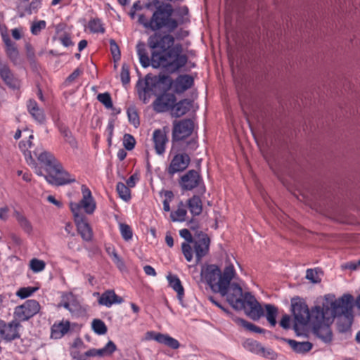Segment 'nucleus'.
<instances>
[{
  "instance_id": "f257e3e1",
  "label": "nucleus",
  "mask_w": 360,
  "mask_h": 360,
  "mask_svg": "<svg viewBox=\"0 0 360 360\" xmlns=\"http://www.w3.org/2000/svg\"><path fill=\"white\" fill-rule=\"evenodd\" d=\"M188 59L184 53L183 45L176 43L165 53L152 51L150 63L155 68H162L168 72L175 73L186 65Z\"/></svg>"
},
{
  "instance_id": "f03ea898",
  "label": "nucleus",
  "mask_w": 360,
  "mask_h": 360,
  "mask_svg": "<svg viewBox=\"0 0 360 360\" xmlns=\"http://www.w3.org/2000/svg\"><path fill=\"white\" fill-rule=\"evenodd\" d=\"M235 274L233 264L226 266L222 273L218 266L207 264L202 267L200 277L201 281L207 283L213 292L224 296L226 292V287L230 283Z\"/></svg>"
},
{
  "instance_id": "7ed1b4c3",
  "label": "nucleus",
  "mask_w": 360,
  "mask_h": 360,
  "mask_svg": "<svg viewBox=\"0 0 360 360\" xmlns=\"http://www.w3.org/2000/svg\"><path fill=\"white\" fill-rule=\"evenodd\" d=\"M145 7L148 9H151L153 7L155 8L151 17L150 23L153 31L166 28L168 31L173 32L177 28L179 23H183L186 20L184 16L179 20L173 18L174 9L172 6L164 1H150L145 4Z\"/></svg>"
},
{
  "instance_id": "20e7f679",
  "label": "nucleus",
  "mask_w": 360,
  "mask_h": 360,
  "mask_svg": "<svg viewBox=\"0 0 360 360\" xmlns=\"http://www.w3.org/2000/svg\"><path fill=\"white\" fill-rule=\"evenodd\" d=\"M325 301L332 319L340 316L353 314V297L350 295H344L334 301L326 298Z\"/></svg>"
},
{
  "instance_id": "39448f33",
  "label": "nucleus",
  "mask_w": 360,
  "mask_h": 360,
  "mask_svg": "<svg viewBox=\"0 0 360 360\" xmlns=\"http://www.w3.org/2000/svg\"><path fill=\"white\" fill-rule=\"evenodd\" d=\"M176 44L174 37L169 34L155 32L148 39V46L152 51H160V53L167 52Z\"/></svg>"
},
{
  "instance_id": "423d86ee",
  "label": "nucleus",
  "mask_w": 360,
  "mask_h": 360,
  "mask_svg": "<svg viewBox=\"0 0 360 360\" xmlns=\"http://www.w3.org/2000/svg\"><path fill=\"white\" fill-rule=\"evenodd\" d=\"M55 166L48 171L47 175H41L49 184L61 186L75 181V179L71 178L70 174L63 169L60 163Z\"/></svg>"
},
{
  "instance_id": "0eeeda50",
  "label": "nucleus",
  "mask_w": 360,
  "mask_h": 360,
  "mask_svg": "<svg viewBox=\"0 0 360 360\" xmlns=\"http://www.w3.org/2000/svg\"><path fill=\"white\" fill-rule=\"evenodd\" d=\"M226 288L224 296L231 307L237 310L245 308V293H243L241 287L236 283H230Z\"/></svg>"
},
{
  "instance_id": "6e6552de",
  "label": "nucleus",
  "mask_w": 360,
  "mask_h": 360,
  "mask_svg": "<svg viewBox=\"0 0 360 360\" xmlns=\"http://www.w3.org/2000/svg\"><path fill=\"white\" fill-rule=\"evenodd\" d=\"M194 129V123L191 119H184L173 122L172 141L184 140L191 135Z\"/></svg>"
},
{
  "instance_id": "1a4fd4ad",
  "label": "nucleus",
  "mask_w": 360,
  "mask_h": 360,
  "mask_svg": "<svg viewBox=\"0 0 360 360\" xmlns=\"http://www.w3.org/2000/svg\"><path fill=\"white\" fill-rule=\"evenodd\" d=\"M40 310L39 302L34 300H28L22 305L15 307V317L21 321H25L37 314Z\"/></svg>"
},
{
  "instance_id": "9d476101",
  "label": "nucleus",
  "mask_w": 360,
  "mask_h": 360,
  "mask_svg": "<svg viewBox=\"0 0 360 360\" xmlns=\"http://www.w3.org/2000/svg\"><path fill=\"white\" fill-rule=\"evenodd\" d=\"M292 311L295 317L294 329L297 330L300 326H306L310 321V311L307 305L301 301L292 302Z\"/></svg>"
},
{
  "instance_id": "9b49d317",
  "label": "nucleus",
  "mask_w": 360,
  "mask_h": 360,
  "mask_svg": "<svg viewBox=\"0 0 360 360\" xmlns=\"http://www.w3.org/2000/svg\"><path fill=\"white\" fill-rule=\"evenodd\" d=\"M190 157L186 153H179L175 155L167 168V174L172 177L175 174L184 171L189 165Z\"/></svg>"
},
{
  "instance_id": "f8f14e48",
  "label": "nucleus",
  "mask_w": 360,
  "mask_h": 360,
  "mask_svg": "<svg viewBox=\"0 0 360 360\" xmlns=\"http://www.w3.org/2000/svg\"><path fill=\"white\" fill-rule=\"evenodd\" d=\"M243 309L253 320H258L264 314L260 304L250 292H245V308Z\"/></svg>"
},
{
  "instance_id": "ddd939ff",
  "label": "nucleus",
  "mask_w": 360,
  "mask_h": 360,
  "mask_svg": "<svg viewBox=\"0 0 360 360\" xmlns=\"http://www.w3.org/2000/svg\"><path fill=\"white\" fill-rule=\"evenodd\" d=\"M179 183L182 190L191 191L202 184V179L197 171L191 169L181 176Z\"/></svg>"
},
{
  "instance_id": "4468645a",
  "label": "nucleus",
  "mask_w": 360,
  "mask_h": 360,
  "mask_svg": "<svg viewBox=\"0 0 360 360\" xmlns=\"http://www.w3.org/2000/svg\"><path fill=\"white\" fill-rule=\"evenodd\" d=\"M176 101V96L173 94H163L159 96L153 102V109L157 112L172 110Z\"/></svg>"
},
{
  "instance_id": "2eb2a0df",
  "label": "nucleus",
  "mask_w": 360,
  "mask_h": 360,
  "mask_svg": "<svg viewBox=\"0 0 360 360\" xmlns=\"http://www.w3.org/2000/svg\"><path fill=\"white\" fill-rule=\"evenodd\" d=\"M146 340H154L158 343L165 345L172 349H178L180 346L177 340L173 338L167 334L155 333L154 331H148L146 333Z\"/></svg>"
},
{
  "instance_id": "dca6fc26",
  "label": "nucleus",
  "mask_w": 360,
  "mask_h": 360,
  "mask_svg": "<svg viewBox=\"0 0 360 360\" xmlns=\"http://www.w3.org/2000/svg\"><path fill=\"white\" fill-rule=\"evenodd\" d=\"M327 306L325 301L322 307L316 306L313 308L310 312V321L314 323L321 324L332 319Z\"/></svg>"
},
{
  "instance_id": "f3484780",
  "label": "nucleus",
  "mask_w": 360,
  "mask_h": 360,
  "mask_svg": "<svg viewBox=\"0 0 360 360\" xmlns=\"http://www.w3.org/2000/svg\"><path fill=\"white\" fill-rule=\"evenodd\" d=\"M244 347L248 351L255 353L257 354L262 355L264 357H268L270 359H274L276 357V354L271 349H265L262 345L254 340H247L243 343Z\"/></svg>"
},
{
  "instance_id": "a211bd4d",
  "label": "nucleus",
  "mask_w": 360,
  "mask_h": 360,
  "mask_svg": "<svg viewBox=\"0 0 360 360\" xmlns=\"http://www.w3.org/2000/svg\"><path fill=\"white\" fill-rule=\"evenodd\" d=\"M94 296H99L98 304L106 307H110L114 304H121L124 302L123 299L117 295L113 290H108L101 295L99 292H94Z\"/></svg>"
},
{
  "instance_id": "6ab92c4d",
  "label": "nucleus",
  "mask_w": 360,
  "mask_h": 360,
  "mask_svg": "<svg viewBox=\"0 0 360 360\" xmlns=\"http://www.w3.org/2000/svg\"><path fill=\"white\" fill-rule=\"evenodd\" d=\"M0 77L4 83L11 89H18L20 86V81L14 76L9 67L0 63Z\"/></svg>"
},
{
  "instance_id": "aec40b11",
  "label": "nucleus",
  "mask_w": 360,
  "mask_h": 360,
  "mask_svg": "<svg viewBox=\"0 0 360 360\" xmlns=\"http://www.w3.org/2000/svg\"><path fill=\"white\" fill-rule=\"evenodd\" d=\"M168 138L165 129H155L153 133V141L154 148L158 155H163L165 152Z\"/></svg>"
},
{
  "instance_id": "412c9836",
  "label": "nucleus",
  "mask_w": 360,
  "mask_h": 360,
  "mask_svg": "<svg viewBox=\"0 0 360 360\" xmlns=\"http://www.w3.org/2000/svg\"><path fill=\"white\" fill-rule=\"evenodd\" d=\"M1 37L6 46L5 51L8 58L13 63L14 65L20 64L21 60L19 56V51L15 44L11 41L10 37L6 34H2Z\"/></svg>"
},
{
  "instance_id": "4be33fe9",
  "label": "nucleus",
  "mask_w": 360,
  "mask_h": 360,
  "mask_svg": "<svg viewBox=\"0 0 360 360\" xmlns=\"http://www.w3.org/2000/svg\"><path fill=\"white\" fill-rule=\"evenodd\" d=\"M20 326V323L16 320L12 321L9 323L4 321L3 340L6 342H11L13 340L19 338L20 337L19 333V328Z\"/></svg>"
},
{
  "instance_id": "5701e85b",
  "label": "nucleus",
  "mask_w": 360,
  "mask_h": 360,
  "mask_svg": "<svg viewBox=\"0 0 360 360\" xmlns=\"http://www.w3.org/2000/svg\"><path fill=\"white\" fill-rule=\"evenodd\" d=\"M34 155L46 167L47 172L59 163L52 153L44 150L42 148H37L34 151Z\"/></svg>"
},
{
  "instance_id": "b1692460",
  "label": "nucleus",
  "mask_w": 360,
  "mask_h": 360,
  "mask_svg": "<svg viewBox=\"0 0 360 360\" xmlns=\"http://www.w3.org/2000/svg\"><path fill=\"white\" fill-rule=\"evenodd\" d=\"M33 139V135L30 134L29 136V139L27 141H21L19 143V148L21 150V151L24 153L27 164L34 168V172L37 175H42L41 169L37 167L36 162H34V160L33 159L32 156L31 155V153L30 151H28V148L31 147V145H32L31 139Z\"/></svg>"
},
{
  "instance_id": "393cba45",
  "label": "nucleus",
  "mask_w": 360,
  "mask_h": 360,
  "mask_svg": "<svg viewBox=\"0 0 360 360\" xmlns=\"http://www.w3.org/2000/svg\"><path fill=\"white\" fill-rule=\"evenodd\" d=\"M82 199L80 200V205L86 214H91L96 210V202L92 197L91 191L85 186L82 188Z\"/></svg>"
},
{
  "instance_id": "a878e982",
  "label": "nucleus",
  "mask_w": 360,
  "mask_h": 360,
  "mask_svg": "<svg viewBox=\"0 0 360 360\" xmlns=\"http://www.w3.org/2000/svg\"><path fill=\"white\" fill-rule=\"evenodd\" d=\"M193 243L196 260L198 262L208 252L210 240L207 235H203L200 238L194 240Z\"/></svg>"
},
{
  "instance_id": "bb28decb",
  "label": "nucleus",
  "mask_w": 360,
  "mask_h": 360,
  "mask_svg": "<svg viewBox=\"0 0 360 360\" xmlns=\"http://www.w3.org/2000/svg\"><path fill=\"white\" fill-rule=\"evenodd\" d=\"M77 219L75 220L77 231L81 237L85 241H90L92 239L93 233L89 223L85 219L84 217H77Z\"/></svg>"
},
{
  "instance_id": "cd10ccee",
  "label": "nucleus",
  "mask_w": 360,
  "mask_h": 360,
  "mask_svg": "<svg viewBox=\"0 0 360 360\" xmlns=\"http://www.w3.org/2000/svg\"><path fill=\"white\" fill-rule=\"evenodd\" d=\"M27 108L32 118L37 122L42 124L46 120L44 111L39 108L36 101L30 99L27 103Z\"/></svg>"
},
{
  "instance_id": "c85d7f7f",
  "label": "nucleus",
  "mask_w": 360,
  "mask_h": 360,
  "mask_svg": "<svg viewBox=\"0 0 360 360\" xmlns=\"http://www.w3.org/2000/svg\"><path fill=\"white\" fill-rule=\"evenodd\" d=\"M193 84V78L188 75H179L174 83V91L178 93H183L190 89Z\"/></svg>"
},
{
  "instance_id": "c756f323",
  "label": "nucleus",
  "mask_w": 360,
  "mask_h": 360,
  "mask_svg": "<svg viewBox=\"0 0 360 360\" xmlns=\"http://www.w3.org/2000/svg\"><path fill=\"white\" fill-rule=\"evenodd\" d=\"M193 106V101L190 99H183L178 103H175L171 115L174 117H180L186 114Z\"/></svg>"
},
{
  "instance_id": "7c9ffc66",
  "label": "nucleus",
  "mask_w": 360,
  "mask_h": 360,
  "mask_svg": "<svg viewBox=\"0 0 360 360\" xmlns=\"http://www.w3.org/2000/svg\"><path fill=\"white\" fill-rule=\"evenodd\" d=\"M187 207L193 216H198L202 212V202L198 195H194L186 202Z\"/></svg>"
},
{
  "instance_id": "2f4dec72",
  "label": "nucleus",
  "mask_w": 360,
  "mask_h": 360,
  "mask_svg": "<svg viewBox=\"0 0 360 360\" xmlns=\"http://www.w3.org/2000/svg\"><path fill=\"white\" fill-rule=\"evenodd\" d=\"M286 342L291 347L294 352L298 354H305L312 349V344L308 341L297 342L294 340L287 339Z\"/></svg>"
},
{
  "instance_id": "473e14b6",
  "label": "nucleus",
  "mask_w": 360,
  "mask_h": 360,
  "mask_svg": "<svg viewBox=\"0 0 360 360\" xmlns=\"http://www.w3.org/2000/svg\"><path fill=\"white\" fill-rule=\"evenodd\" d=\"M167 280L169 286L177 292L178 299L182 301L184 295V290L179 278L175 275L169 274L167 276Z\"/></svg>"
},
{
  "instance_id": "72a5a7b5",
  "label": "nucleus",
  "mask_w": 360,
  "mask_h": 360,
  "mask_svg": "<svg viewBox=\"0 0 360 360\" xmlns=\"http://www.w3.org/2000/svg\"><path fill=\"white\" fill-rule=\"evenodd\" d=\"M70 322L68 321H61L58 324H54L51 328V336L59 338L63 336L70 330Z\"/></svg>"
},
{
  "instance_id": "f704fd0d",
  "label": "nucleus",
  "mask_w": 360,
  "mask_h": 360,
  "mask_svg": "<svg viewBox=\"0 0 360 360\" xmlns=\"http://www.w3.org/2000/svg\"><path fill=\"white\" fill-rule=\"evenodd\" d=\"M338 329L340 333H345L348 331L352 326L353 321V314L344 315L337 317Z\"/></svg>"
},
{
  "instance_id": "c9c22d12",
  "label": "nucleus",
  "mask_w": 360,
  "mask_h": 360,
  "mask_svg": "<svg viewBox=\"0 0 360 360\" xmlns=\"http://www.w3.org/2000/svg\"><path fill=\"white\" fill-rule=\"evenodd\" d=\"M136 51L141 65L144 68L149 66L150 59L148 55L146 44L142 41H139L136 45Z\"/></svg>"
},
{
  "instance_id": "e433bc0d",
  "label": "nucleus",
  "mask_w": 360,
  "mask_h": 360,
  "mask_svg": "<svg viewBox=\"0 0 360 360\" xmlns=\"http://www.w3.org/2000/svg\"><path fill=\"white\" fill-rule=\"evenodd\" d=\"M150 82L152 86L163 85L165 89H169L172 84V79L168 75H160L152 79Z\"/></svg>"
},
{
  "instance_id": "4c0bfd02",
  "label": "nucleus",
  "mask_w": 360,
  "mask_h": 360,
  "mask_svg": "<svg viewBox=\"0 0 360 360\" xmlns=\"http://www.w3.org/2000/svg\"><path fill=\"white\" fill-rule=\"evenodd\" d=\"M185 207L184 203L181 201L178 205L177 210L171 212L170 217L173 221H184L186 220L187 211Z\"/></svg>"
},
{
  "instance_id": "58836bf2",
  "label": "nucleus",
  "mask_w": 360,
  "mask_h": 360,
  "mask_svg": "<svg viewBox=\"0 0 360 360\" xmlns=\"http://www.w3.org/2000/svg\"><path fill=\"white\" fill-rule=\"evenodd\" d=\"M314 332L325 342H328L332 340V333L328 326L314 327Z\"/></svg>"
},
{
  "instance_id": "ea45409f",
  "label": "nucleus",
  "mask_w": 360,
  "mask_h": 360,
  "mask_svg": "<svg viewBox=\"0 0 360 360\" xmlns=\"http://www.w3.org/2000/svg\"><path fill=\"white\" fill-rule=\"evenodd\" d=\"M265 309L266 311V318L267 321L271 326H275L276 324V318L278 314L277 308L272 304H267L265 305Z\"/></svg>"
},
{
  "instance_id": "a19ab883",
  "label": "nucleus",
  "mask_w": 360,
  "mask_h": 360,
  "mask_svg": "<svg viewBox=\"0 0 360 360\" xmlns=\"http://www.w3.org/2000/svg\"><path fill=\"white\" fill-rule=\"evenodd\" d=\"M106 252L111 257L112 262L120 269H122L124 267V263L122 258L117 255L115 249L113 247H107Z\"/></svg>"
},
{
  "instance_id": "79ce46f5",
  "label": "nucleus",
  "mask_w": 360,
  "mask_h": 360,
  "mask_svg": "<svg viewBox=\"0 0 360 360\" xmlns=\"http://www.w3.org/2000/svg\"><path fill=\"white\" fill-rule=\"evenodd\" d=\"M116 190L120 197L125 201L131 198L129 188L122 182H118L116 186Z\"/></svg>"
},
{
  "instance_id": "37998d69",
  "label": "nucleus",
  "mask_w": 360,
  "mask_h": 360,
  "mask_svg": "<svg viewBox=\"0 0 360 360\" xmlns=\"http://www.w3.org/2000/svg\"><path fill=\"white\" fill-rule=\"evenodd\" d=\"M236 322L244 328L251 332L262 333L264 332V330L262 328L257 326L256 325L250 323L243 319H238Z\"/></svg>"
},
{
  "instance_id": "c03bdc74",
  "label": "nucleus",
  "mask_w": 360,
  "mask_h": 360,
  "mask_svg": "<svg viewBox=\"0 0 360 360\" xmlns=\"http://www.w3.org/2000/svg\"><path fill=\"white\" fill-rule=\"evenodd\" d=\"M116 350V345L110 340L104 347L96 349V354L98 356H108L112 354Z\"/></svg>"
},
{
  "instance_id": "a18cd8bd",
  "label": "nucleus",
  "mask_w": 360,
  "mask_h": 360,
  "mask_svg": "<svg viewBox=\"0 0 360 360\" xmlns=\"http://www.w3.org/2000/svg\"><path fill=\"white\" fill-rule=\"evenodd\" d=\"M92 330L98 335H104L107 333V327L101 319H94L91 323Z\"/></svg>"
},
{
  "instance_id": "49530a36",
  "label": "nucleus",
  "mask_w": 360,
  "mask_h": 360,
  "mask_svg": "<svg viewBox=\"0 0 360 360\" xmlns=\"http://www.w3.org/2000/svg\"><path fill=\"white\" fill-rule=\"evenodd\" d=\"M152 91L153 86L150 85V81L146 79L145 87L139 93L140 99L142 100L144 103H147L149 101Z\"/></svg>"
},
{
  "instance_id": "de8ad7c7",
  "label": "nucleus",
  "mask_w": 360,
  "mask_h": 360,
  "mask_svg": "<svg viewBox=\"0 0 360 360\" xmlns=\"http://www.w3.org/2000/svg\"><path fill=\"white\" fill-rule=\"evenodd\" d=\"M160 195L161 196L165 197V200H163V210L165 212L170 211V205L169 203L174 198V193L171 191L167 190H162L160 192Z\"/></svg>"
},
{
  "instance_id": "09e8293b",
  "label": "nucleus",
  "mask_w": 360,
  "mask_h": 360,
  "mask_svg": "<svg viewBox=\"0 0 360 360\" xmlns=\"http://www.w3.org/2000/svg\"><path fill=\"white\" fill-rule=\"evenodd\" d=\"M60 133L63 136L65 142H67L72 148H77V141L68 129H61Z\"/></svg>"
},
{
  "instance_id": "8fccbe9b",
  "label": "nucleus",
  "mask_w": 360,
  "mask_h": 360,
  "mask_svg": "<svg viewBox=\"0 0 360 360\" xmlns=\"http://www.w3.org/2000/svg\"><path fill=\"white\" fill-rule=\"evenodd\" d=\"M16 219L20 227L24 230V231L29 234L31 233L32 231V226L31 223L26 219V217L19 213H17Z\"/></svg>"
},
{
  "instance_id": "3c124183",
  "label": "nucleus",
  "mask_w": 360,
  "mask_h": 360,
  "mask_svg": "<svg viewBox=\"0 0 360 360\" xmlns=\"http://www.w3.org/2000/svg\"><path fill=\"white\" fill-rule=\"evenodd\" d=\"M46 263L43 260L33 258L30 261V268L34 273H39L44 270Z\"/></svg>"
},
{
  "instance_id": "603ef678",
  "label": "nucleus",
  "mask_w": 360,
  "mask_h": 360,
  "mask_svg": "<svg viewBox=\"0 0 360 360\" xmlns=\"http://www.w3.org/2000/svg\"><path fill=\"white\" fill-rule=\"evenodd\" d=\"M89 28L94 33H104L105 29L101 21L98 19H93L89 22Z\"/></svg>"
},
{
  "instance_id": "864d4df0",
  "label": "nucleus",
  "mask_w": 360,
  "mask_h": 360,
  "mask_svg": "<svg viewBox=\"0 0 360 360\" xmlns=\"http://www.w3.org/2000/svg\"><path fill=\"white\" fill-rule=\"evenodd\" d=\"M97 99L108 109H110L113 106L110 94L108 92L98 94Z\"/></svg>"
},
{
  "instance_id": "5fc2aeb1",
  "label": "nucleus",
  "mask_w": 360,
  "mask_h": 360,
  "mask_svg": "<svg viewBox=\"0 0 360 360\" xmlns=\"http://www.w3.org/2000/svg\"><path fill=\"white\" fill-rule=\"evenodd\" d=\"M127 116L129 121L135 127H137L139 124V117L138 113L134 107H130L127 109Z\"/></svg>"
},
{
  "instance_id": "6e6d98bb",
  "label": "nucleus",
  "mask_w": 360,
  "mask_h": 360,
  "mask_svg": "<svg viewBox=\"0 0 360 360\" xmlns=\"http://www.w3.org/2000/svg\"><path fill=\"white\" fill-rule=\"evenodd\" d=\"M119 226H120V231L122 237L125 240H131L132 238V235H133L131 227L129 225H127L126 224H123V223H120L119 224Z\"/></svg>"
},
{
  "instance_id": "4d7b16f0",
  "label": "nucleus",
  "mask_w": 360,
  "mask_h": 360,
  "mask_svg": "<svg viewBox=\"0 0 360 360\" xmlns=\"http://www.w3.org/2000/svg\"><path fill=\"white\" fill-rule=\"evenodd\" d=\"M120 77L124 86L128 84L130 82L129 67L126 63L122 64Z\"/></svg>"
},
{
  "instance_id": "13d9d810",
  "label": "nucleus",
  "mask_w": 360,
  "mask_h": 360,
  "mask_svg": "<svg viewBox=\"0 0 360 360\" xmlns=\"http://www.w3.org/2000/svg\"><path fill=\"white\" fill-rule=\"evenodd\" d=\"M37 290V288L34 287L21 288L17 291L16 295L25 299L32 295Z\"/></svg>"
},
{
  "instance_id": "bf43d9fd",
  "label": "nucleus",
  "mask_w": 360,
  "mask_h": 360,
  "mask_svg": "<svg viewBox=\"0 0 360 360\" xmlns=\"http://www.w3.org/2000/svg\"><path fill=\"white\" fill-rule=\"evenodd\" d=\"M190 243H183L181 244L182 252L188 262H191L193 259V249Z\"/></svg>"
},
{
  "instance_id": "052dcab7",
  "label": "nucleus",
  "mask_w": 360,
  "mask_h": 360,
  "mask_svg": "<svg viewBox=\"0 0 360 360\" xmlns=\"http://www.w3.org/2000/svg\"><path fill=\"white\" fill-rule=\"evenodd\" d=\"M136 141L133 136L126 134L123 138V145L126 150H131L135 146Z\"/></svg>"
},
{
  "instance_id": "680f3d73",
  "label": "nucleus",
  "mask_w": 360,
  "mask_h": 360,
  "mask_svg": "<svg viewBox=\"0 0 360 360\" xmlns=\"http://www.w3.org/2000/svg\"><path fill=\"white\" fill-rule=\"evenodd\" d=\"M306 278L314 283H317L321 281V278L319 276L318 271L316 269H307L306 272Z\"/></svg>"
},
{
  "instance_id": "e2e57ef3",
  "label": "nucleus",
  "mask_w": 360,
  "mask_h": 360,
  "mask_svg": "<svg viewBox=\"0 0 360 360\" xmlns=\"http://www.w3.org/2000/svg\"><path fill=\"white\" fill-rule=\"evenodd\" d=\"M46 22L39 20L34 22L31 27V32L34 35H37L43 29L46 27Z\"/></svg>"
},
{
  "instance_id": "0e129e2a",
  "label": "nucleus",
  "mask_w": 360,
  "mask_h": 360,
  "mask_svg": "<svg viewBox=\"0 0 360 360\" xmlns=\"http://www.w3.org/2000/svg\"><path fill=\"white\" fill-rule=\"evenodd\" d=\"M70 208L74 215L75 220L77 219V217H84L83 214L80 213V210L82 207V205H80V202L78 203L76 202H70Z\"/></svg>"
},
{
  "instance_id": "69168bd1",
  "label": "nucleus",
  "mask_w": 360,
  "mask_h": 360,
  "mask_svg": "<svg viewBox=\"0 0 360 360\" xmlns=\"http://www.w3.org/2000/svg\"><path fill=\"white\" fill-rule=\"evenodd\" d=\"M110 50L113 56V58L115 60H118L120 59V51L117 46V44L115 43L114 40H110Z\"/></svg>"
},
{
  "instance_id": "338daca9",
  "label": "nucleus",
  "mask_w": 360,
  "mask_h": 360,
  "mask_svg": "<svg viewBox=\"0 0 360 360\" xmlns=\"http://www.w3.org/2000/svg\"><path fill=\"white\" fill-rule=\"evenodd\" d=\"M139 22L140 24L143 25V26L145 27V28H148V29H150L151 30L153 31V26L150 25L151 23V18L150 19V20H148L144 15H140L139 16Z\"/></svg>"
},
{
  "instance_id": "774afa93",
  "label": "nucleus",
  "mask_w": 360,
  "mask_h": 360,
  "mask_svg": "<svg viewBox=\"0 0 360 360\" xmlns=\"http://www.w3.org/2000/svg\"><path fill=\"white\" fill-rule=\"evenodd\" d=\"M179 235L186 240V243H193V242L192 235H191V232L189 231V230H188L186 229H181L179 231Z\"/></svg>"
}]
</instances>
